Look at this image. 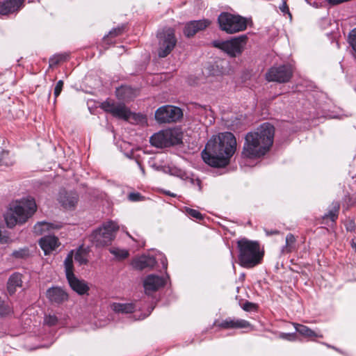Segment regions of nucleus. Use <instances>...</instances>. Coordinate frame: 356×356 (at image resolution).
<instances>
[{
  "label": "nucleus",
  "mask_w": 356,
  "mask_h": 356,
  "mask_svg": "<svg viewBox=\"0 0 356 356\" xmlns=\"http://www.w3.org/2000/svg\"><path fill=\"white\" fill-rule=\"evenodd\" d=\"M236 149V140L230 132L220 133L207 143L202 152L204 161L215 168H223L229 163Z\"/></svg>",
  "instance_id": "nucleus-1"
},
{
  "label": "nucleus",
  "mask_w": 356,
  "mask_h": 356,
  "mask_svg": "<svg viewBox=\"0 0 356 356\" xmlns=\"http://www.w3.org/2000/svg\"><path fill=\"white\" fill-rule=\"evenodd\" d=\"M274 127L268 122L260 125L245 138L242 154L247 158H259L265 155L273 143Z\"/></svg>",
  "instance_id": "nucleus-2"
},
{
  "label": "nucleus",
  "mask_w": 356,
  "mask_h": 356,
  "mask_svg": "<svg viewBox=\"0 0 356 356\" xmlns=\"http://www.w3.org/2000/svg\"><path fill=\"white\" fill-rule=\"evenodd\" d=\"M36 211V204L31 197L22 198L10 205L5 215L8 227H13L16 224L25 222Z\"/></svg>",
  "instance_id": "nucleus-3"
},
{
  "label": "nucleus",
  "mask_w": 356,
  "mask_h": 356,
  "mask_svg": "<svg viewBox=\"0 0 356 356\" xmlns=\"http://www.w3.org/2000/svg\"><path fill=\"white\" fill-rule=\"evenodd\" d=\"M238 263L244 268H250L261 263L264 252L257 241L241 238L237 241Z\"/></svg>",
  "instance_id": "nucleus-4"
},
{
  "label": "nucleus",
  "mask_w": 356,
  "mask_h": 356,
  "mask_svg": "<svg viewBox=\"0 0 356 356\" xmlns=\"http://www.w3.org/2000/svg\"><path fill=\"white\" fill-rule=\"evenodd\" d=\"M220 29L228 34H234L246 29L248 20L239 15L227 12L220 13L218 17Z\"/></svg>",
  "instance_id": "nucleus-5"
},
{
  "label": "nucleus",
  "mask_w": 356,
  "mask_h": 356,
  "mask_svg": "<svg viewBox=\"0 0 356 356\" xmlns=\"http://www.w3.org/2000/svg\"><path fill=\"white\" fill-rule=\"evenodd\" d=\"M118 230V226L115 222H108L92 233L90 241L97 247L108 245L114 239Z\"/></svg>",
  "instance_id": "nucleus-6"
},
{
  "label": "nucleus",
  "mask_w": 356,
  "mask_h": 356,
  "mask_svg": "<svg viewBox=\"0 0 356 356\" xmlns=\"http://www.w3.org/2000/svg\"><path fill=\"white\" fill-rule=\"evenodd\" d=\"M182 134L178 129H166L154 134L149 139L152 145L163 148L181 142Z\"/></svg>",
  "instance_id": "nucleus-7"
},
{
  "label": "nucleus",
  "mask_w": 356,
  "mask_h": 356,
  "mask_svg": "<svg viewBox=\"0 0 356 356\" xmlns=\"http://www.w3.org/2000/svg\"><path fill=\"white\" fill-rule=\"evenodd\" d=\"M157 37L159 39L158 56L160 58H165L170 54L177 44L175 31L171 28L164 29L158 33Z\"/></svg>",
  "instance_id": "nucleus-8"
},
{
  "label": "nucleus",
  "mask_w": 356,
  "mask_h": 356,
  "mask_svg": "<svg viewBox=\"0 0 356 356\" xmlns=\"http://www.w3.org/2000/svg\"><path fill=\"white\" fill-rule=\"evenodd\" d=\"M182 116L181 109L172 105L161 106L155 112V120L159 124L175 122Z\"/></svg>",
  "instance_id": "nucleus-9"
},
{
  "label": "nucleus",
  "mask_w": 356,
  "mask_h": 356,
  "mask_svg": "<svg viewBox=\"0 0 356 356\" xmlns=\"http://www.w3.org/2000/svg\"><path fill=\"white\" fill-rule=\"evenodd\" d=\"M248 37L245 35H241L235 37L230 40L224 41L219 43H215V46L219 47L232 57L239 55L243 51L247 43Z\"/></svg>",
  "instance_id": "nucleus-10"
},
{
  "label": "nucleus",
  "mask_w": 356,
  "mask_h": 356,
  "mask_svg": "<svg viewBox=\"0 0 356 356\" xmlns=\"http://www.w3.org/2000/svg\"><path fill=\"white\" fill-rule=\"evenodd\" d=\"M293 74V70L290 65H280L272 67L266 74L268 81L286 83L289 81Z\"/></svg>",
  "instance_id": "nucleus-11"
},
{
  "label": "nucleus",
  "mask_w": 356,
  "mask_h": 356,
  "mask_svg": "<svg viewBox=\"0 0 356 356\" xmlns=\"http://www.w3.org/2000/svg\"><path fill=\"white\" fill-rule=\"evenodd\" d=\"M102 108L106 112L111 113L113 116L129 120L134 114L122 104H115L108 101L102 104Z\"/></svg>",
  "instance_id": "nucleus-12"
},
{
  "label": "nucleus",
  "mask_w": 356,
  "mask_h": 356,
  "mask_svg": "<svg viewBox=\"0 0 356 356\" xmlns=\"http://www.w3.org/2000/svg\"><path fill=\"white\" fill-rule=\"evenodd\" d=\"M58 200L63 207L66 209H72L77 204L79 196L74 191H60Z\"/></svg>",
  "instance_id": "nucleus-13"
},
{
  "label": "nucleus",
  "mask_w": 356,
  "mask_h": 356,
  "mask_svg": "<svg viewBox=\"0 0 356 356\" xmlns=\"http://www.w3.org/2000/svg\"><path fill=\"white\" fill-rule=\"evenodd\" d=\"M164 284L165 280L161 277L155 275H148L143 282L145 291L147 295L159 290Z\"/></svg>",
  "instance_id": "nucleus-14"
},
{
  "label": "nucleus",
  "mask_w": 356,
  "mask_h": 356,
  "mask_svg": "<svg viewBox=\"0 0 356 356\" xmlns=\"http://www.w3.org/2000/svg\"><path fill=\"white\" fill-rule=\"evenodd\" d=\"M211 24L209 19L191 21L185 26L184 33L186 37L193 36L198 31H202Z\"/></svg>",
  "instance_id": "nucleus-15"
},
{
  "label": "nucleus",
  "mask_w": 356,
  "mask_h": 356,
  "mask_svg": "<svg viewBox=\"0 0 356 356\" xmlns=\"http://www.w3.org/2000/svg\"><path fill=\"white\" fill-rule=\"evenodd\" d=\"M47 297L51 302L60 304L67 300L68 295L59 287H52L47 290Z\"/></svg>",
  "instance_id": "nucleus-16"
},
{
  "label": "nucleus",
  "mask_w": 356,
  "mask_h": 356,
  "mask_svg": "<svg viewBox=\"0 0 356 356\" xmlns=\"http://www.w3.org/2000/svg\"><path fill=\"white\" fill-rule=\"evenodd\" d=\"M24 0H6L0 2V14L8 15L19 10L23 6Z\"/></svg>",
  "instance_id": "nucleus-17"
},
{
  "label": "nucleus",
  "mask_w": 356,
  "mask_h": 356,
  "mask_svg": "<svg viewBox=\"0 0 356 356\" xmlns=\"http://www.w3.org/2000/svg\"><path fill=\"white\" fill-rule=\"evenodd\" d=\"M67 279L72 289L78 294L84 295L89 291L88 284L84 280H79L74 275H70Z\"/></svg>",
  "instance_id": "nucleus-18"
},
{
  "label": "nucleus",
  "mask_w": 356,
  "mask_h": 356,
  "mask_svg": "<svg viewBox=\"0 0 356 356\" xmlns=\"http://www.w3.org/2000/svg\"><path fill=\"white\" fill-rule=\"evenodd\" d=\"M39 244L45 254H49L59 245L58 238L51 235L41 238L39 241Z\"/></svg>",
  "instance_id": "nucleus-19"
},
{
  "label": "nucleus",
  "mask_w": 356,
  "mask_h": 356,
  "mask_svg": "<svg viewBox=\"0 0 356 356\" xmlns=\"http://www.w3.org/2000/svg\"><path fill=\"white\" fill-rule=\"evenodd\" d=\"M155 264L156 260L153 257L145 255L136 258L131 262L133 268L140 270L145 268H152Z\"/></svg>",
  "instance_id": "nucleus-20"
},
{
  "label": "nucleus",
  "mask_w": 356,
  "mask_h": 356,
  "mask_svg": "<svg viewBox=\"0 0 356 356\" xmlns=\"http://www.w3.org/2000/svg\"><path fill=\"white\" fill-rule=\"evenodd\" d=\"M218 327L225 329L229 328H244L250 326L249 322L243 319H232L231 318H226L221 323L217 325Z\"/></svg>",
  "instance_id": "nucleus-21"
},
{
  "label": "nucleus",
  "mask_w": 356,
  "mask_h": 356,
  "mask_svg": "<svg viewBox=\"0 0 356 356\" xmlns=\"http://www.w3.org/2000/svg\"><path fill=\"white\" fill-rule=\"evenodd\" d=\"M22 275L20 273H14L8 279L7 283V289L8 293L12 296L13 295L17 287L22 286Z\"/></svg>",
  "instance_id": "nucleus-22"
},
{
  "label": "nucleus",
  "mask_w": 356,
  "mask_h": 356,
  "mask_svg": "<svg viewBox=\"0 0 356 356\" xmlns=\"http://www.w3.org/2000/svg\"><path fill=\"white\" fill-rule=\"evenodd\" d=\"M111 307L115 313L119 314H130L135 310V305L132 303L114 302Z\"/></svg>",
  "instance_id": "nucleus-23"
},
{
  "label": "nucleus",
  "mask_w": 356,
  "mask_h": 356,
  "mask_svg": "<svg viewBox=\"0 0 356 356\" xmlns=\"http://www.w3.org/2000/svg\"><path fill=\"white\" fill-rule=\"evenodd\" d=\"M293 325L296 330L305 337L310 339L314 337H323L322 334L315 332L314 330H312V329L309 328L305 325L298 323H294Z\"/></svg>",
  "instance_id": "nucleus-24"
},
{
  "label": "nucleus",
  "mask_w": 356,
  "mask_h": 356,
  "mask_svg": "<svg viewBox=\"0 0 356 356\" xmlns=\"http://www.w3.org/2000/svg\"><path fill=\"white\" fill-rule=\"evenodd\" d=\"M296 238L292 234H288L286 236L285 245L282 249L283 254L291 252L296 248Z\"/></svg>",
  "instance_id": "nucleus-25"
},
{
  "label": "nucleus",
  "mask_w": 356,
  "mask_h": 356,
  "mask_svg": "<svg viewBox=\"0 0 356 356\" xmlns=\"http://www.w3.org/2000/svg\"><path fill=\"white\" fill-rule=\"evenodd\" d=\"M133 91L130 87L124 86L116 90V95L119 99L128 100L133 97Z\"/></svg>",
  "instance_id": "nucleus-26"
},
{
  "label": "nucleus",
  "mask_w": 356,
  "mask_h": 356,
  "mask_svg": "<svg viewBox=\"0 0 356 356\" xmlns=\"http://www.w3.org/2000/svg\"><path fill=\"white\" fill-rule=\"evenodd\" d=\"M88 250L86 248H83V247H80L76 252L74 255V259L76 262H78L80 265L86 264L88 263Z\"/></svg>",
  "instance_id": "nucleus-27"
},
{
  "label": "nucleus",
  "mask_w": 356,
  "mask_h": 356,
  "mask_svg": "<svg viewBox=\"0 0 356 356\" xmlns=\"http://www.w3.org/2000/svg\"><path fill=\"white\" fill-rule=\"evenodd\" d=\"M51 227V225L49 222L42 221L35 225L33 232L37 235H42L47 232Z\"/></svg>",
  "instance_id": "nucleus-28"
},
{
  "label": "nucleus",
  "mask_w": 356,
  "mask_h": 356,
  "mask_svg": "<svg viewBox=\"0 0 356 356\" xmlns=\"http://www.w3.org/2000/svg\"><path fill=\"white\" fill-rule=\"evenodd\" d=\"M65 268L66 277H70V275H74L73 273V251L70 252L67 257L65 258Z\"/></svg>",
  "instance_id": "nucleus-29"
},
{
  "label": "nucleus",
  "mask_w": 356,
  "mask_h": 356,
  "mask_svg": "<svg viewBox=\"0 0 356 356\" xmlns=\"http://www.w3.org/2000/svg\"><path fill=\"white\" fill-rule=\"evenodd\" d=\"M110 252L117 259H123L129 256V252L126 250H122L117 248H113L109 250Z\"/></svg>",
  "instance_id": "nucleus-30"
},
{
  "label": "nucleus",
  "mask_w": 356,
  "mask_h": 356,
  "mask_svg": "<svg viewBox=\"0 0 356 356\" xmlns=\"http://www.w3.org/2000/svg\"><path fill=\"white\" fill-rule=\"evenodd\" d=\"M348 42L353 49V54L356 58V27L349 33Z\"/></svg>",
  "instance_id": "nucleus-31"
},
{
  "label": "nucleus",
  "mask_w": 356,
  "mask_h": 356,
  "mask_svg": "<svg viewBox=\"0 0 356 356\" xmlns=\"http://www.w3.org/2000/svg\"><path fill=\"white\" fill-rule=\"evenodd\" d=\"M339 209V203H335L333 206V208L332 210L329 211L327 214H325L324 216V218H330L332 221H335V220L337 218L338 216V212Z\"/></svg>",
  "instance_id": "nucleus-32"
},
{
  "label": "nucleus",
  "mask_w": 356,
  "mask_h": 356,
  "mask_svg": "<svg viewBox=\"0 0 356 356\" xmlns=\"http://www.w3.org/2000/svg\"><path fill=\"white\" fill-rule=\"evenodd\" d=\"M12 256L16 259H25L29 256V251L27 248H22L13 251Z\"/></svg>",
  "instance_id": "nucleus-33"
},
{
  "label": "nucleus",
  "mask_w": 356,
  "mask_h": 356,
  "mask_svg": "<svg viewBox=\"0 0 356 356\" xmlns=\"http://www.w3.org/2000/svg\"><path fill=\"white\" fill-rule=\"evenodd\" d=\"M67 56L65 54H59L54 56L49 59V66L54 67L58 65L59 63L67 59Z\"/></svg>",
  "instance_id": "nucleus-34"
},
{
  "label": "nucleus",
  "mask_w": 356,
  "mask_h": 356,
  "mask_svg": "<svg viewBox=\"0 0 356 356\" xmlns=\"http://www.w3.org/2000/svg\"><path fill=\"white\" fill-rule=\"evenodd\" d=\"M44 323L49 326H53L57 324L58 319L55 315H47L44 317Z\"/></svg>",
  "instance_id": "nucleus-35"
},
{
  "label": "nucleus",
  "mask_w": 356,
  "mask_h": 356,
  "mask_svg": "<svg viewBox=\"0 0 356 356\" xmlns=\"http://www.w3.org/2000/svg\"><path fill=\"white\" fill-rule=\"evenodd\" d=\"M186 213L191 217L195 218L197 220H202L203 218L202 213H200L197 210L193 209L186 208Z\"/></svg>",
  "instance_id": "nucleus-36"
},
{
  "label": "nucleus",
  "mask_w": 356,
  "mask_h": 356,
  "mask_svg": "<svg viewBox=\"0 0 356 356\" xmlns=\"http://www.w3.org/2000/svg\"><path fill=\"white\" fill-rule=\"evenodd\" d=\"M11 313L10 307L6 305L3 300H0V315L6 316Z\"/></svg>",
  "instance_id": "nucleus-37"
},
{
  "label": "nucleus",
  "mask_w": 356,
  "mask_h": 356,
  "mask_svg": "<svg viewBox=\"0 0 356 356\" xmlns=\"http://www.w3.org/2000/svg\"><path fill=\"white\" fill-rule=\"evenodd\" d=\"M63 87V81L60 80L57 82L55 88H54V96L57 97L61 92L62 88Z\"/></svg>",
  "instance_id": "nucleus-38"
},
{
  "label": "nucleus",
  "mask_w": 356,
  "mask_h": 356,
  "mask_svg": "<svg viewBox=\"0 0 356 356\" xmlns=\"http://www.w3.org/2000/svg\"><path fill=\"white\" fill-rule=\"evenodd\" d=\"M130 201L136 202L143 200L142 195L139 193H131L128 195Z\"/></svg>",
  "instance_id": "nucleus-39"
},
{
  "label": "nucleus",
  "mask_w": 356,
  "mask_h": 356,
  "mask_svg": "<svg viewBox=\"0 0 356 356\" xmlns=\"http://www.w3.org/2000/svg\"><path fill=\"white\" fill-rule=\"evenodd\" d=\"M122 31H123V28H121V27H118V28H115V29H113V30H111L109 33H108V36H111V37H115L117 35H119L120 34H121L122 33Z\"/></svg>",
  "instance_id": "nucleus-40"
},
{
  "label": "nucleus",
  "mask_w": 356,
  "mask_h": 356,
  "mask_svg": "<svg viewBox=\"0 0 356 356\" xmlns=\"http://www.w3.org/2000/svg\"><path fill=\"white\" fill-rule=\"evenodd\" d=\"M255 307H256V305L254 303H252L250 302H246L243 305V309L247 312L252 311V310L254 309Z\"/></svg>",
  "instance_id": "nucleus-41"
},
{
  "label": "nucleus",
  "mask_w": 356,
  "mask_h": 356,
  "mask_svg": "<svg viewBox=\"0 0 356 356\" xmlns=\"http://www.w3.org/2000/svg\"><path fill=\"white\" fill-rule=\"evenodd\" d=\"M281 337L284 339H286L289 341H294L296 339V334L283 333L281 334Z\"/></svg>",
  "instance_id": "nucleus-42"
},
{
  "label": "nucleus",
  "mask_w": 356,
  "mask_h": 356,
  "mask_svg": "<svg viewBox=\"0 0 356 356\" xmlns=\"http://www.w3.org/2000/svg\"><path fill=\"white\" fill-rule=\"evenodd\" d=\"M265 232H266L267 236H270V235H273V234H277L279 233V232L277 230L269 231V230H267V229H265Z\"/></svg>",
  "instance_id": "nucleus-43"
},
{
  "label": "nucleus",
  "mask_w": 356,
  "mask_h": 356,
  "mask_svg": "<svg viewBox=\"0 0 356 356\" xmlns=\"http://www.w3.org/2000/svg\"><path fill=\"white\" fill-rule=\"evenodd\" d=\"M138 165H139V168L141 170V172L143 173V175H145V169L144 168L140 165V163L139 162H137Z\"/></svg>",
  "instance_id": "nucleus-44"
},
{
  "label": "nucleus",
  "mask_w": 356,
  "mask_h": 356,
  "mask_svg": "<svg viewBox=\"0 0 356 356\" xmlns=\"http://www.w3.org/2000/svg\"><path fill=\"white\" fill-rule=\"evenodd\" d=\"M280 10L284 13L288 11V8L286 6H283L282 7H280Z\"/></svg>",
  "instance_id": "nucleus-45"
},
{
  "label": "nucleus",
  "mask_w": 356,
  "mask_h": 356,
  "mask_svg": "<svg viewBox=\"0 0 356 356\" xmlns=\"http://www.w3.org/2000/svg\"><path fill=\"white\" fill-rule=\"evenodd\" d=\"M165 194H167V195H170V196H172V197H175V196H176V195H175V194H174V193H171L170 191H166V192H165Z\"/></svg>",
  "instance_id": "nucleus-46"
},
{
  "label": "nucleus",
  "mask_w": 356,
  "mask_h": 356,
  "mask_svg": "<svg viewBox=\"0 0 356 356\" xmlns=\"http://www.w3.org/2000/svg\"><path fill=\"white\" fill-rule=\"evenodd\" d=\"M197 182V184L199 186V190L201 189V183H200V181L199 179H196L195 181Z\"/></svg>",
  "instance_id": "nucleus-47"
},
{
  "label": "nucleus",
  "mask_w": 356,
  "mask_h": 356,
  "mask_svg": "<svg viewBox=\"0 0 356 356\" xmlns=\"http://www.w3.org/2000/svg\"><path fill=\"white\" fill-rule=\"evenodd\" d=\"M351 245L353 248L356 249V241H355L354 240H353Z\"/></svg>",
  "instance_id": "nucleus-48"
},
{
  "label": "nucleus",
  "mask_w": 356,
  "mask_h": 356,
  "mask_svg": "<svg viewBox=\"0 0 356 356\" xmlns=\"http://www.w3.org/2000/svg\"><path fill=\"white\" fill-rule=\"evenodd\" d=\"M162 264L164 268H166L167 264H166V259L162 261Z\"/></svg>",
  "instance_id": "nucleus-49"
}]
</instances>
